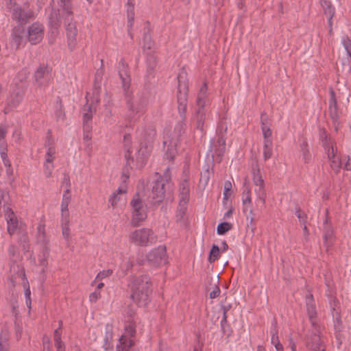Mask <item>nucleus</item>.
Instances as JSON below:
<instances>
[{
	"instance_id": "0e129e2a",
	"label": "nucleus",
	"mask_w": 351,
	"mask_h": 351,
	"mask_svg": "<svg viewBox=\"0 0 351 351\" xmlns=\"http://www.w3.org/2000/svg\"><path fill=\"white\" fill-rule=\"evenodd\" d=\"M59 5L62 10H68V8H73L72 0H60Z\"/></svg>"
},
{
	"instance_id": "49530a36",
	"label": "nucleus",
	"mask_w": 351,
	"mask_h": 351,
	"mask_svg": "<svg viewBox=\"0 0 351 351\" xmlns=\"http://www.w3.org/2000/svg\"><path fill=\"white\" fill-rule=\"evenodd\" d=\"M9 198L8 193L0 189V217L2 216L1 206H3V212L5 213V207H10L8 206V199Z\"/></svg>"
},
{
	"instance_id": "4c0bfd02",
	"label": "nucleus",
	"mask_w": 351,
	"mask_h": 351,
	"mask_svg": "<svg viewBox=\"0 0 351 351\" xmlns=\"http://www.w3.org/2000/svg\"><path fill=\"white\" fill-rule=\"evenodd\" d=\"M9 332L3 330L0 335V351H8L9 349Z\"/></svg>"
},
{
	"instance_id": "6ab92c4d",
	"label": "nucleus",
	"mask_w": 351,
	"mask_h": 351,
	"mask_svg": "<svg viewBox=\"0 0 351 351\" xmlns=\"http://www.w3.org/2000/svg\"><path fill=\"white\" fill-rule=\"evenodd\" d=\"M330 100H329V113L334 124L339 120V114L337 112V103L336 99L335 92L332 87L329 88Z\"/></svg>"
},
{
	"instance_id": "412c9836",
	"label": "nucleus",
	"mask_w": 351,
	"mask_h": 351,
	"mask_svg": "<svg viewBox=\"0 0 351 351\" xmlns=\"http://www.w3.org/2000/svg\"><path fill=\"white\" fill-rule=\"evenodd\" d=\"M146 64V77L148 79L154 77L155 69L157 65V56L155 51H153L147 53Z\"/></svg>"
},
{
	"instance_id": "20e7f679",
	"label": "nucleus",
	"mask_w": 351,
	"mask_h": 351,
	"mask_svg": "<svg viewBox=\"0 0 351 351\" xmlns=\"http://www.w3.org/2000/svg\"><path fill=\"white\" fill-rule=\"evenodd\" d=\"M73 9V8H70L69 10H62L64 25L68 39V45L71 51L74 49L76 45V36L78 33L77 22L74 20Z\"/></svg>"
},
{
	"instance_id": "cd10ccee",
	"label": "nucleus",
	"mask_w": 351,
	"mask_h": 351,
	"mask_svg": "<svg viewBox=\"0 0 351 351\" xmlns=\"http://www.w3.org/2000/svg\"><path fill=\"white\" fill-rule=\"evenodd\" d=\"M71 200V195L70 189H66L64 191L62 195V199L61 202V215L62 216H69V204Z\"/></svg>"
},
{
	"instance_id": "a18cd8bd",
	"label": "nucleus",
	"mask_w": 351,
	"mask_h": 351,
	"mask_svg": "<svg viewBox=\"0 0 351 351\" xmlns=\"http://www.w3.org/2000/svg\"><path fill=\"white\" fill-rule=\"evenodd\" d=\"M127 14H128V27H132L134 21V5L131 3V0L130 3H128V9H127Z\"/></svg>"
},
{
	"instance_id": "4d7b16f0",
	"label": "nucleus",
	"mask_w": 351,
	"mask_h": 351,
	"mask_svg": "<svg viewBox=\"0 0 351 351\" xmlns=\"http://www.w3.org/2000/svg\"><path fill=\"white\" fill-rule=\"evenodd\" d=\"M56 154V149L54 146H49L45 156V160L47 163H52Z\"/></svg>"
},
{
	"instance_id": "4be33fe9",
	"label": "nucleus",
	"mask_w": 351,
	"mask_h": 351,
	"mask_svg": "<svg viewBox=\"0 0 351 351\" xmlns=\"http://www.w3.org/2000/svg\"><path fill=\"white\" fill-rule=\"evenodd\" d=\"M151 28L150 23L149 21L145 23V26L143 28V49H151L154 45V40L152 39L150 34Z\"/></svg>"
},
{
	"instance_id": "f3484780",
	"label": "nucleus",
	"mask_w": 351,
	"mask_h": 351,
	"mask_svg": "<svg viewBox=\"0 0 351 351\" xmlns=\"http://www.w3.org/2000/svg\"><path fill=\"white\" fill-rule=\"evenodd\" d=\"M152 146L143 144V143H140V147L136 153V166L137 167H142L145 163L146 161L152 152Z\"/></svg>"
},
{
	"instance_id": "bb28decb",
	"label": "nucleus",
	"mask_w": 351,
	"mask_h": 351,
	"mask_svg": "<svg viewBox=\"0 0 351 351\" xmlns=\"http://www.w3.org/2000/svg\"><path fill=\"white\" fill-rule=\"evenodd\" d=\"M93 111H95V109L93 110L91 105L87 106V112H84L83 115V130L84 131H91Z\"/></svg>"
},
{
	"instance_id": "69168bd1",
	"label": "nucleus",
	"mask_w": 351,
	"mask_h": 351,
	"mask_svg": "<svg viewBox=\"0 0 351 351\" xmlns=\"http://www.w3.org/2000/svg\"><path fill=\"white\" fill-rule=\"evenodd\" d=\"M43 351H51V341L49 337L45 335L43 339Z\"/></svg>"
},
{
	"instance_id": "ea45409f",
	"label": "nucleus",
	"mask_w": 351,
	"mask_h": 351,
	"mask_svg": "<svg viewBox=\"0 0 351 351\" xmlns=\"http://www.w3.org/2000/svg\"><path fill=\"white\" fill-rule=\"evenodd\" d=\"M188 203L179 202V204L176 211V222H181L184 219L186 211L187 210Z\"/></svg>"
},
{
	"instance_id": "473e14b6",
	"label": "nucleus",
	"mask_w": 351,
	"mask_h": 351,
	"mask_svg": "<svg viewBox=\"0 0 351 351\" xmlns=\"http://www.w3.org/2000/svg\"><path fill=\"white\" fill-rule=\"evenodd\" d=\"M0 155L1 157V159L3 160V162L5 167H9V169L7 170V172L11 173L12 171H10V168L11 167V162L8 158V147H7V143H2L0 144Z\"/></svg>"
},
{
	"instance_id": "37998d69",
	"label": "nucleus",
	"mask_w": 351,
	"mask_h": 351,
	"mask_svg": "<svg viewBox=\"0 0 351 351\" xmlns=\"http://www.w3.org/2000/svg\"><path fill=\"white\" fill-rule=\"evenodd\" d=\"M69 216H62V230L64 238L66 240L70 239V230L69 228Z\"/></svg>"
},
{
	"instance_id": "09e8293b",
	"label": "nucleus",
	"mask_w": 351,
	"mask_h": 351,
	"mask_svg": "<svg viewBox=\"0 0 351 351\" xmlns=\"http://www.w3.org/2000/svg\"><path fill=\"white\" fill-rule=\"evenodd\" d=\"M219 255V247L218 245H213L208 256V262L212 263L217 261Z\"/></svg>"
},
{
	"instance_id": "de8ad7c7",
	"label": "nucleus",
	"mask_w": 351,
	"mask_h": 351,
	"mask_svg": "<svg viewBox=\"0 0 351 351\" xmlns=\"http://www.w3.org/2000/svg\"><path fill=\"white\" fill-rule=\"evenodd\" d=\"M113 337V327L111 324H107L106 326V335L104 337L105 346L106 349L110 344L111 340Z\"/></svg>"
},
{
	"instance_id": "f257e3e1",
	"label": "nucleus",
	"mask_w": 351,
	"mask_h": 351,
	"mask_svg": "<svg viewBox=\"0 0 351 351\" xmlns=\"http://www.w3.org/2000/svg\"><path fill=\"white\" fill-rule=\"evenodd\" d=\"M125 91V101L128 110L125 119L130 123H134L139 118L138 114L142 113L146 108L150 92L147 88L138 91L136 95H132L128 89Z\"/></svg>"
},
{
	"instance_id": "864d4df0",
	"label": "nucleus",
	"mask_w": 351,
	"mask_h": 351,
	"mask_svg": "<svg viewBox=\"0 0 351 351\" xmlns=\"http://www.w3.org/2000/svg\"><path fill=\"white\" fill-rule=\"evenodd\" d=\"M225 118H223L221 119L218 123L217 128V135L220 136H226L227 130H228V125L227 123L224 120Z\"/></svg>"
},
{
	"instance_id": "aec40b11",
	"label": "nucleus",
	"mask_w": 351,
	"mask_h": 351,
	"mask_svg": "<svg viewBox=\"0 0 351 351\" xmlns=\"http://www.w3.org/2000/svg\"><path fill=\"white\" fill-rule=\"evenodd\" d=\"M306 311L311 325L317 324L315 321L317 317L316 306L313 296L311 293H308L306 296Z\"/></svg>"
},
{
	"instance_id": "f704fd0d",
	"label": "nucleus",
	"mask_w": 351,
	"mask_h": 351,
	"mask_svg": "<svg viewBox=\"0 0 351 351\" xmlns=\"http://www.w3.org/2000/svg\"><path fill=\"white\" fill-rule=\"evenodd\" d=\"M56 111L55 116L57 121H64L65 118V113L63 109L62 101L60 97H57L56 104L55 106Z\"/></svg>"
},
{
	"instance_id": "39448f33",
	"label": "nucleus",
	"mask_w": 351,
	"mask_h": 351,
	"mask_svg": "<svg viewBox=\"0 0 351 351\" xmlns=\"http://www.w3.org/2000/svg\"><path fill=\"white\" fill-rule=\"evenodd\" d=\"M130 204L132 208L131 224L134 227H137L147 218L146 205L138 193L134 195Z\"/></svg>"
},
{
	"instance_id": "603ef678",
	"label": "nucleus",
	"mask_w": 351,
	"mask_h": 351,
	"mask_svg": "<svg viewBox=\"0 0 351 351\" xmlns=\"http://www.w3.org/2000/svg\"><path fill=\"white\" fill-rule=\"evenodd\" d=\"M211 280H213L212 278H211ZM219 281V276H215L214 279H213L215 287H214L213 290L211 292H210V293H209L210 298H211V299H215V298H217L221 293V290L218 286Z\"/></svg>"
},
{
	"instance_id": "774afa93",
	"label": "nucleus",
	"mask_w": 351,
	"mask_h": 351,
	"mask_svg": "<svg viewBox=\"0 0 351 351\" xmlns=\"http://www.w3.org/2000/svg\"><path fill=\"white\" fill-rule=\"evenodd\" d=\"M120 197L118 194H115L114 193L112 195V196L109 198V202L111 204L112 207H114L117 202L119 201Z\"/></svg>"
},
{
	"instance_id": "1a4fd4ad",
	"label": "nucleus",
	"mask_w": 351,
	"mask_h": 351,
	"mask_svg": "<svg viewBox=\"0 0 351 351\" xmlns=\"http://www.w3.org/2000/svg\"><path fill=\"white\" fill-rule=\"evenodd\" d=\"M132 143L131 135L130 134H125L123 136V149L125 152L124 157L126 160V164L122 173L123 182H126L129 179V169H132L131 164L134 162V158L131 156Z\"/></svg>"
},
{
	"instance_id": "c9c22d12",
	"label": "nucleus",
	"mask_w": 351,
	"mask_h": 351,
	"mask_svg": "<svg viewBox=\"0 0 351 351\" xmlns=\"http://www.w3.org/2000/svg\"><path fill=\"white\" fill-rule=\"evenodd\" d=\"M23 38V32L20 30V29L14 28L12 30V33L11 35V43L12 45H14L16 49H18L21 43V40Z\"/></svg>"
},
{
	"instance_id": "72a5a7b5",
	"label": "nucleus",
	"mask_w": 351,
	"mask_h": 351,
	"mask_svg": "<svg viewBox=\"0 0 351 351\" xmlns=\"http://www.w3.org/2000/svg\"><path fill=\"white\" fill-rule=\"evenodd\" d=\"M49 256V248L47 243L43 244L41 254L38 257L39 265L43 268L46 267L48 265L47 259Z\"/></svg>"
},
{
	"instance_id": "ddd939ff",
	"label": "nucleus",
	"mask_w": 351,
	"mask_h": 351,
	"mask_svg": "<svg viewBox=\"0 0 351 351\" xmlns=\"http://www.w3.org/2000/svg\"><path fill=\"white\" fill-rule=\"evenodd\" d=\"M43 36L44 28L42 24L35 23L28 27L27 38L31 44L36 45L40 43L43 38Z\"/></svg>"
},
{
	"instance_id": "79ce46f5",
	"label": "nucleus",
	"mask_w": 351,
	"mask_h": 351,
	"mask_svg": "<svg viewBox=\"0 0 351 351\" xmlns=\"http://www.w3.org/2000/svg\"><path fill=\"white\" fill-rule=\"evenodd\" d=\"M300 150L302 153L303 160L305 163H308L311 160V154L308 149V143L305 139H303L300 143Z\"/></svg>"
},
{
	"instance_id": "c03bdc74",
	"label": "nucleus",
	"mask_w": 351,
	"mask_h": 351,
	"mask_svg": "<svg viewBox=\"0 0 351 351\" xmlns=\"http://www.w3.org/2000/svg\"><path fill=\"white\" fill-rule=\"evenodd\" d=\"M319 139L322 142V145L324 147L325 149L328 152L329 149V151H330L331 147L333 146L330 142V139H328V135L324 130L319 131Z\"/></svg>"
},
{
	"instance_id": "052dcab7",
	"label": "nucleus",
	"mask_w": 351,
	"mask_h": 351,
	"mask_svg": "<svg viewBox=\"0 0 351 351\" xmlns=\"http://www.w3.org/2000/svg\"><path fill=\"white\" fill-rule=\"evenodd\" d=\"M176 152L177 151L174 146L168 145L167 149L166 151V156L167 159H169V160H173L176 154Z\"/></svg>"
},
{
	"instance_id": "423d86ee",
	"label": "nucleus",
	"mask_w": 351,
	"mask_h": 351,
	"mask_svg": "<svg viewBox=\"0 0 351 351\" xmlns=\"http://www.w3.org/2000/svg\"><path fill=\"white\" fill-rule=\"evenodd\" d=\"M132 241L141 246H147L156 241V236L149 228H142L134 231L130 234Z\"/></svg>"
},
{
	"instance_id": "2f4dec72",
	"label": "nucleus",
	"mask_w": 351,
	"mask_h": 351,
	"mask_svg": "<svg viewBox=\"0 0 351 351\" xmlns=\"http://www.w3.org/2000/svg\"><path fill=\"white\" fill-rule=\"evenodd\" d=\"M134 344L133 339L126 338V336H121L119 339V344L117 346V351H128Z\"/></svg>"
},
{
	"instance_id": "e433bc0d",
	"label": "nucleus",
	"mask_w": 351,
	"mask_h": 351,
	"mask_svg": "<svg viewBox=\"0 0 351 351\" xmlns=\"http://www.w3.org/2000/svg\"><path fill=\"white\" fill-rule=\"evenodd\" d=\"M321 5L323 8L324 14L330 16V21L332 19L335 14V8L331 2L328 0H320Z\"/></svg>"
},
{
	"instance_id": "9b49d317",
	"label": "nucleus",
	"mask_w": 351,
	"mask_h": 351,
	"mask_svg": "<svg viewBox=\"0 0 351 351\" xmlns=\"http://www.w3.org/2000/svg\"><path fill=\"white\" fill-rule=\"evenodd\" d=\"M167 185L165 182L158 178L153 182L152 193L148 197L150 204L156 205L163 201Z\"/></svg>"
},
{
	"instance_id": "13d9d810",
	"label": "nucleus",
	"mask_w": 351,
	"mask_h": 351,
	"mask_svg": "<svg viewBox=\"0 0 351 351\" xmlns=\"http://www.w3.org/2000/svg\"><path fill=\"white\" fill-rule=\"evenodd\" d=\"M38 240L39 242H42L43 244L47 243L46 240L45 232V226L40 225L38 227Z\"/></svg>"
},
{
	"instance_id": "4468645a",
	"label": "nucleus",
	"mask_w": 351,
	"mask_h": 351,
	"mask_svg": "<svg viewBox=\"0 0 351 351\" xmlns=\"http://www.w3.org/2000/svg\"><path fill=\"white\" fill-rule=\"evenodd\" d=\"M206 104H196L195 113L193 117V121L195 122V127L197 130H199L202 134H204V125L206 119V110L205 108Z\"/></svg>"
},
{
	"instance_id": "8fccbe9b",
	"label": "nucleus",
	"mask_w": 351,
	"mask_h": 351,
	"mask_svg": "<svg viewBox=\"0 0 351 351\" xmlns=\"http://www.w3.org/2000/svg\"><path fill=\"white\" fill-rule=\"evenodd\" d=\"M272 156V141H266L263 145V157L265 160H268Z\"/></svg>"
},
{
	"instance_id": "680f3d73",
	"label": "nucleus",
	"mask_w": 351,
	"mask_h": 351,
	"mask_svg": "<svg viewBox=\"0 0 351 351\" xmlns=\"http://www.w3.org/2000/svg\"><path fill=\"white\" fill-rule=\"evenodd\" d=\"M295 215L298 217L300 223L305 224L306 221L307 216L303 213L300 207H298L295 210Z\"/></svg>"
},
{
	"instance_id": "c756f323",
	"label": "nucleus",
	"mask_w": 351,
	"mask_h": 351,
	"mask_svg": "<svg viewBox=\"0 0 351 351\" xmlns=\"http://www.w3.org/2000/svg\"><path fill=\"white\" fill-rule=\"evenodd\" d=\"M244 187L245 188L243 191V212L245 213L247 210V208L252 205V198H251V191L247 185V181L245 180L243 184Z\"/></svg>"
},
{
	"instance_id": "5701e85b",
	"label": "nucleus",
	"mask_w": 351,
	"mask_h": 351,
	"mask_svg": "<svg viewBox=\"0 0 351 351\" xmlns=\"http://www.w3.org/2000/svg\"><path fill=\"white\" fill-rule=\"evenodd\" d=\"M23 95L22 90L19 88L13 90L8 99V105L12 108H16L22 101Z\"/></svg>"
},
{
	"instance_id": "7c9ffc66",
	"label": "nucleus",
	"mask_w": 351,
	"mask_h": 351,
	"mask_svg": "<svg viewBox=\"0 0 351 351\" xmlns=\"http://www.w3.org/2000/svg\"><path fill=\"white\" fill-rule=\"evenodd\" d=\"M217 136V140L216 143L215 144V154L218 156H221L223 155L226 151V136Z\"/></svg>"
},
{
	"instance_id": "a211bd4d",
	"label": "nucleus",
	"mask_w": 351,
	"mask_h": 351,
	"mask_svg": "<svg viewBox=\"0 0 351 351\" xmlns=\"http://www.w3.org/2000/svg\"><path fill=\"white\" fill-rule=\"evenodd\" d=\"M118 72L122 81V86L124 90H126L130 85V77L128 71V65L123 59H121L119 63Z\"/></svg>"
},
{
	"instance_id": "5fc2aeb1",
	"label": "nucleus",
	"mask_w": 351,
	"mask_h": 351,
	"mask_svg": "<svg viewBox=\"0 0 351 351\" xmlns=\"http://www.w3.org/2000/svg\"><path fill=\"white\" fill-rule=\"evenodd\" d=\"M156 176H158V179L162 180L165 183L167 184H169V182L171 181V172L169 167H167L165 171L163 173V175L161 176L158 173H156Z\"/></svg>"
},
{
	"instance_id": "a878e982",
	"label": "nucleus",
	"mask_w": 351,
	"mask_h": 351,
	"mask_svg": "<svg viewBox=\"0 0 351 351\" xmlns=\"http://www.w3.org/2000/svg\"><path fill=\"white\" fill-rule=\"evenodd\" d=\"M156 135L155 128L152 126H149L145 129L141 143L152 146Z\"/></svg>"
},
{
	"instance_id": "6e6d98bb",
	"label": "nucleus",
	"mask_w": 351,
	"mask_h": 351,
	"mask_svg": "<svg viewBox=\"0 0 351 351\" xmlns=\"http://www.w3.org/2000/svg\"><path fill=\"white\" fill-rule=\"evenodd\" d=\"M136 335V328L134 324L130 323L128 326L125 328V335L123 336H126V338L132 339Z\"/></svg>"
},
{
	"instance_id": "58836bf2",
	"label": "nucleus",
	"mask_w": 351,
	"mask_h": 351,
	"mask_svg": "<svg viewBox=\"0 0 351 351\" xmlns=\"http://www.w3.org/2000/svg\"><path fill=\"white\" fill-rule=\"evenodd\" d=\"M12 17L19 21L27 22L29 16L20 7H16L13 10Z\"/></svg>"
},
{
	"instance_id": "3c124183",
	"label": "nucleus",
	"mask_w": 351,
	"mask_h": 351,
	"mask_svg": "<svg viewBox=\"0 0 351 351\" xmlns=\"http://www.w3.org/2000/svg\"><path fill=\"white\" fill-rule=\"evenodd\" d=\"M232 228V225L229 222L220 223L217 228V232L219 235H223Z\"/></svg>"
},
{
	"instance_id": "c85d7f7f",
	"label": "nucleus",
	"mask_w": 351,
	"mask_h": 351,
	"mask_svg": "<svg viewBox=\"0 0 351 351\" xmlns=\"http://www.w3.org/2000/svg\"><path fill=\"white\" fill-rule=\"evenodd\" d=\"M327 154L328 159L330 160L331 169L335 173H337L341 168V162L339 158H336L333 147H331L330 151H329V149L328 150Z\"/></svg>"
},
{
	"instance_id": "f03ea898",
	"label": "nucleus",
	"mask_w": 351,
	"mask_h": 351,
	"mask_svg": "<svg viewBox=\"0 0 351 351\" xmlns=\"http://www.w3.org/2000/svg\"><path fill=\"white\" fill-rule=\"evenodd\" d=\"M188 82L186 80V73L182 71L178 75V91L177 103L178 111L180 117V121L176 124L175 131L179 136L184 132L186 127V112L188 104Z\"/></svg>"
},
{
	"instance_id": "393cba45",
	"label": "nucleus",
	"mask_w": 351,
	"mask_h": 351,
	"mask_svg": "<svg viewBox=\"0 0 351 351\" xmlns=\"http://www.w3.org/2000/svg\"><path fill=\"white\" fill-rule=\"evenodd\" d=\"M332 239L333 230L331 225L328 223V220L326 219L324 223V246L326 247V250H328L329 247L332 245Z\"/></svg>"
},
{
	"instance_id": "e2e57ef3",
	"label": "nucleus",
	"mask_w": 351,
	"mask_h": 351,
	"mask_svg": "<svg viewBox=\"0 0 351 351\" xmlns=\"http://www.w3.org/2000/svg\"><path fill=\"white\" fill-rule=\"evenodd\" d=\"M232 189V184L230 181H226L224 184L223 200H227L230 195V191Z\"/></svg>"
},
{
	"instance_id": "338daca9",
	"label": "nucleus",
	"mask_w": 351,
	"mask_h": 351,
	"mask_svg": "<svg viewBox=\"0 0 351 351\" xmlns=\"http://www.w3.org/2000/svg\"><path fill=\"white\" fill-rule=\"evenodd\" d=\"M112 274V270L111 269L103 270L97 275L96 279L101 280L106 277L110 276Z\"/></svg>"
},
{
	"instance_id": "0eeeda50",
	"label": "nucleus",
	"mask_w": 351,
	"mask_h": 351,
	"mask_svg": "<svg viewBox=\"0 0 351 351\" xmlns=\"http://www.w3.org/2000/svg\"><path fill=\"white\" fill-rule=\"evenodd\" d=\"M252 175L254 184L258 188L255 189L258 202L261 204L262 207H265L266 191L265 189V183L258 162H256L252 165Z\"/></svg>"
},
{
	"instance_id": "9d476101",
	"label": "nucleus",
	"mask_w": 351,
	"mask_h": 351,
	"mask_svg": "<svg viewBox=\"0 0 351 351\" xmlns=\"http://www.w3.org/2000/svg\"><path fill=\"white\" fill-rule=\"evenodd\" d=\"M148 263L154 267H160L167 263V250L165 245L153 249L147 255Z\"/></svg>"
},
{
	"instance_id": "6e6552de",
	"label": "nucleus",
	"mask_w": 351,
	"mask_h": 351,
	"mask_svg": "<svg viewBox=\"0 0 351 351\" xmlns=\"http://www.w3.org/2000/svg\"><path fill=\"white\" fill-rule=\"evenodd\" d=\"M306 346L313 351L325 347L322 339L321 327L318 324L311 325L306 334Z\"/></svg>"
},
{
	"instance_id": "f8f14e48",
	"label": "nucleus",
	"mask_w": 351,
	"mask_h": 351,
	"mask_svg": "<svg viewBox=\"0 0 351 351\" xmlns=\"http://www.w3.org/2000/svg\"><path fill=\"white\" fill-rule=\"evenodd\" d=\"M34 77L38 86H46L51 77V69L47 64H40L36 69Z\"/></svg>"
},
{
	"instance_id": "bf43d9fd",
	"label": "nucleus",
	"mask_w": 351,
	"mask_h": 351,
	"mask_svg": "<svg viewBox=\"0 0 351 351\" xmlns=\"http://www.w3.org/2000/svg\"><path fill=\"white\" fill-rule=\"evenodd\" d=\"M261 130L264 137V142H266V141H272L271 138V130L269 127L263 125V127H261Z\"/></svg>"
},
{
	"instance_id": "dca6fc26",
	"label": "nucleus",
	"mask_w": 351,
	"mask_h": 351,
	"mask_svg": "<svg viewBox=\"0 0 351 351\" xmlns=\"http://www.w3.org/2000/svg\"><path fill=\"white\" fill-rule=\"evenodd\" d=\"M5 217L7 221L8 232L12 235L15 233L18 228L19 221L16 216L10 207H5Z\"/></svg>"
},
{
	"instance_id": "2eb2a0df",
	"label": "nucleus",
	"mask_w": 351,
	"mask_h": 351,
	"mask_svg": "<svg viewBox=\"0 0 351 351\" xmlns=\"http://www.w3.org/2000/svg\"><path fill=\"white\" fill-rule=\"evenodd\" d=\"M49 26L51 34L56 36L58 34L59 28L61 25V16L59 9H52L48 17Z\"/></svg>"
},
{
	"instance_id": "b1692460",
	"label": "nucleus",
	"mask_w": 351,
	"mask_h": 351,
	"mask_svg": "<svg viewBox=\"0 0 351 351\" xmlns=\"http://www.w3.org/2000/svg\"><path fill=\"white\" fill-rule=\"evenodd\" d=\"M189 183L186 179H184L179 185V202L189 203Z\"/></svg>"
},
{
	"instance_id": "7ed1b4c3",
	"label": "nucleus",
	"mask_w": 351,
	"mask_h": 351,
	"mask_svg": "<svg viewBox=\"0 0 351 351\" xmlns=\"http://www.w3.org/2000/svg\"><path fill=\"white\" fill-rule=\"evenodd\" d=\"M152 285L150 278L147 275L134 277L130 285V298L139 306H145L150 301Z\"/></svg>"
},
{
	"instance_id": "a19ab883",
	"label": "nucleus",
	"mask_w": 351,
	"mask_h": 351,
	"mask_svg": "<svg viewBox=\"0 0 351 351\" xmlns=\"http://www.w3.org/2000/svg\"><path fill=\"white\" fill-rule=\"evenodd\" d=\"M207 88L206 84L204 83L197 94L196 104H206L208 102V99L206 97Z\"/></svg>"
}]
</instances>
